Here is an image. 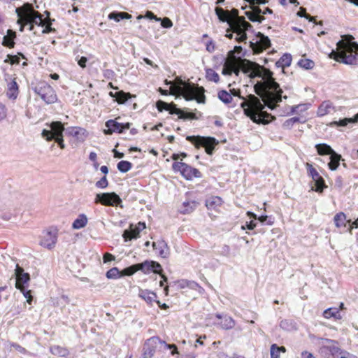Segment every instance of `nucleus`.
<instances>
[{"mask_svg": "<svg viewBox=\"0 0 358 358\" xmlns=\"http://www.w3.org/2000/svg\"><path fill=\"white\" fill-rule=\"evenodd\" d=\"M255 92L258 94L264 102L262 103L260 99L254 94H249L247 98L240 96L244 99L241 103V107L243 108L245 115L256 124H268L271 120L275 118L271 114L264 111L265 106H267L270 109L275 108L277 103L282 101V99H286L287 96H282V92H275L270 89L265 83L262 81L255 85Z\"/></svg>", "mask_w": 358, "mask_h": 358, "instance_id": "obj_1", "label": "nucleus"}, {"mask_svg": "<svg viewBox=\"0 0 358 358\" xmlns=\"http://www.w3.org/2000/svg\"><path fill=\"white\" fill-rule=\"evenodd\" d=\"M215 11L219 20L222 22H227L230 29L235 32L236 34L235 40L238 43L245 42L248 38L246 31L252 27L245 20L244 17L238 16V10L233 9L231 10L232 15L229 14L228 10H224L220 7H216Z\"/></svg>", "mask_w": 358, "mask_h": 358, "instance_id": "obj_2", "label": "nucleus"}, {"mask_svg": "<svg viewBox=\"0 0 358 358\" xmlns=\"http://www.w3.org/2000/svg\"><path fill=\"white\" fill-rule=\"evenodd\" d=\"M171 94L182 96L187 101L196 100L199 103H205L204 89L194 84L186 83L178 78V83L171 86Z\"/></svg>", "mask_w": 358, "mask_h": 358, "instance_id": "obj_3", "label": "nucleus"}, {"mask_svg": "<svg viewBox=\"0 0 358 358\" xmlns=\"http://www.w3.org/2000/svg\"><path fill=\"white\" fill-rule=\"evenodd\" d=\"M26 8L24 10L23 13H20V9L17 8L16 13L19 17L17 22L21 24L20 31H23L24 25H29V31L34 29V25L41 26L43 27L47 23V17H43V15L38 11L35 10L32 6L29 3L25 4Z\"/></svg>", "mask_w": 358, "mask_h": 358, "instance_id": "obj_4", "label": "nucleus"}, {"mask_svg": "<svg viewBox=\"0 0 358 358\" xmlns=\"http://www.w3.org/2000/svg\"><path fill=\"white\" fill-rule=\"evenodd\" d=\"M337 47L335 57L337 62L350 65L357 64L358 43L340 41L337 43Z\"/></svg>", "mask_w": 358, "mask_h": 358, "instance_id": "obj_5", "label": "nucleus"}, {"mask_svg": "<svg viewBox=\"0 0 358 358\" xmlns=\"http://www.w3.org/2000/svg\"><path fill=\"white\" fill-rule=\"evenodd\" d=\"M172 350L171 355L178 354V349L174 344H167L157 336H153L148 339L144 344L142 358H152L155 352Z\"/></svg>", "mask_w": 358, "mask_h": 358, "instance_id": "obj_6", "label": "nucleus"}, {"mask_svg": "<svg viewBox=\"0 0 358 358\" xmlns=\"http://www.w3.org/2000/svg\"><path fill=\"white\" fill-rule=\"evenodd\" d=\"M186 139L194 145L196 148L203 147L206 153L209 155L213 154L215 146L219 143L215 138L210 136H188Z\"/></svg>", "mask_w": 358, "mask_h": 358, "instance_id": "obj_7", "label": "nucleus"}, {"mask_svg": "<svg viewBox=\"0 0 358 358\" xmlns=\"http://www.w3.org/2000/svg\"><path fill=\"white\" fill-rule=\"evenodd\" d=\"M34 92L47 104L54 103L57 101V96L53 88L46 82H39L32 87Z\"/></svg>", "mask_w": 358, "mask_h": 358, "instance_id": "obj_8", "label": "nucleus"}, {"mask_svg": "<svg viewBox=\"0 0 358 358\" xmlns=\"http://www.w3.org/2000/svg\"><path fill=\"white\" fill-rule=\"evenodd\" d=\"M96 204H101L105 206H120L122 207V201L120 196L115 192H103L96 194L94 198Z\"/></svg>", "mask_w": 358, "mask_h": 358, "instance_id": "obj_9", "label": "nucleus"}, {"mask_svg": "<svg viewBox=\"0 0 358 358\" xmlns=\"http://www.w3.org/2000/svg\"><path fill=\"white\" fill-rule=\"evenodd\" d=\"M322 345L320 348V353L324 358H338L342 351L337 345V342L334 340L322 338Z\"/></svg>", "mask_w": 358, "mask_h": 358, "instance_id": "obj_10", "label": "nucleus"}, {"mask_svg": "<svg viewBox=\"0 0 358 358\" xmlns=\"http://www.w3.org/2000/svg\"><path fill=\"white\" fill-rule=\"evenodd\" d=\"M50 130L43 129L41 135L46 141H50L59 137H63L65 130L64 124L59 121L52 122L50 124Z\"/></svg>", "mask_w": 358, "mask_h": 358, "instance_id": "obj_11", "label": "nucleus"}, {"mask_svg": "<svg viewBox=\"0 0 358 358\" xmlns=\"http://www.w3.org/2000/svg\"><path fill=\"white\" fill-rule=\"evenodd\" d=\"M273 73L271 70L261 66L260 76L258 77L262 78L264 81L262 82L265 83L270 89H273L275 92L277 91L282 93V90L280 89L279 84L273 78Z\"/></svg>", "mask_w": 358, "mask_h": 358, "instance_id": "obj_12", "label": "nucleus"}, {"mask_svg": "<svg viewBox=\"0 0 358 358\" xmlns=\"http://www.w3.org/2000/svg\"><path fill=\"white\" fill-rule=\"evenodd\" d=\"M271 46V41L268 36L259 32L256 42H250V47L255 53H260Z\"/></svg>", "mask_w": 358, "mask_h": 358, "instance_id": "obj_13", "label": "nucleus"}, {"mask_svg": "<svg viewBox=\"0 0 358 358\" xmlns=\"http://www.w3.org/2000/svg\"><path fill=\"white\" fill-rule=\"evenodd\" d=\"M240 66L245 73H250V77L251 78L260 76L261 66L256 62L244 59L241 61Z\"/></svg>", "mask_w": 358, "mask_h": 358, "instance_id": "obj_14", "label": "nucleus"}, {"mask_svg": "<svg viewBox=\"0 0 358 358\" xmlns=\"http://www.w3.org/2000/svg\"><path fill=\"white\" fill-rule=\"evenodd\" d=\"M107 129L103 132L106 135H110L113 132L122 133L124 130L129 129L130 123L121 124L114 120H109L105 123Z\"/></svg>", "mask_w": 358, "mask_h": 358, "instance_id": "obj_15", "label": "nucleus"}, {"mask_svg": "<svg viewBox=\"0 0 358 358\" xmlns=\"http://www.w3.org/2000/svg\"><path fill=\"white\" fill-rule=\"evenodd\" d=\"M138 271H142L145 274H148L151 272L159 273L162 271L161 265L154 261L146 260L142 263L136 264Z\"/></svg>", "mask_w": 358, "mask_h": 358, "instance_id": "obj_16", "label": "nucleus"}, {"mask_svg": "<svg viewBox=\"0 0 358 358\" xmlns=\"http://www.w3.org/2000/svg\"><path fill=\"white\" fill-rule=\"evenodd\" d=\"M145 223L142 222H139L135 227H133V225L131 224L130 229L124 230L122 234L124 241L127 242L132 239L138 238L139 237L140 232L145 229Z\"/></svg>", "mask_w": 358, "mask_h": 358, "instance_id": "obj_17", "label": "nucleus"}, {"mask_svg": "<svg viewBox=\"0 0 358 358\" xmlns=\"http://www.w3.org/2000/svg\"><path fill=\"white\" fill-rule=\"evenodd\" d=\"M15 275L16 277L15 287L21 289L24 287V285L27 284L30 280V275L28 273H25L24 269L18 264H16L15 269Z\"/></svg>", "mask_w": 358, "mask_h": 358, "instance_id": "obj_18", "label": "nucleus"}, {"mask_svg": "<svg viewBox=\"0 0 358 358\" xmlns=\"http://www.w3.org/2000/svg\"><path fill=\"white\" fill-rule=\"evenodd\" d=\"M5 80L7 81L8 84V90H7V96L10 99H16L18 94V85L16 82V78H13L12 75L6 74Z\"/></svg>", "mask_w": 358, "mask_h": 358, "instance_id": "obj_19", "label": "nucleus"}, {"mask_svg": "<svg viewBox=\"0 0 358 358\" xmlns=\"http://www.w3.org/2000/svg\"><path fill=\"white\" fill-rule=\"evenodd\" d=\"M57 242V236L55 232L46 231L43 234L40 245L44 248L51 249L55 247Z\"/></svg>", "mask_w": 358, "mask_h": 358, "instance_id": "obj_20", "label": "nucleus"}, {"mask_svg": "<svg viewBox=\"0 0 358 358\" xmlns=\"http://www.w3.org/2000/svg\"><path fill=\"white\" fill-rule=\"evenodd\" d=\"M66 134L75 137L80 142H83L86 138V130L78 127L67 128L66 129Z\"/></svg>", "mask_w": 358, "mask_h": 358, "instance_id": "obj_21", "label": "nucleus"}, {"mask_svg": "<svg viewBox=\"0 0 358 358\" xmlns=\"http://www.w3.org/2000/svg\"><path fill=\"white\" fill-rule=\"evenodd\" d=\"M154 250L159 252L161 257L165 258L169 254V248L166 243L164 240H160L152 243Z\"/></svg>", "mask_w": 358, "mask_h": 358, "instance_id": "obj_22", "label": "nucleus"}, {"mask_svg": "<svg viewBox=\"0 0 358 358\" xmlns=\"http://www.w3.org/2000/svg\"><path fill=\"white\" fill-rule=\"evenodd\" d=\"M187 180H192L193 178H201V172L186 164L182 174Z\"/></svg>", "mask_w": 358, "mask_h": 358, "instance_id": "obj_23", "label": "nucleus"}, {"mask_svg": "<svg viewBox=\"0 0 358 358\" xmlns=\"http://www.w3.org/2000/svg\"><path fill=\"white\" fill-rule=\"evenodd\" d=\"M216 317L222 320L220 324L223 329H231L235 326V321L230 316L224 315L222 317L220 314H216Z\"/></svg>", "mask_w": 358, "mask_h": 358, "instance_id": "obj_24", "label": "nucleus"}, {"mask_svg": "<svg viewBox=\"0 0 358 358\" xmlns=\"http://www.w3.org/2000/svg\"><path fill=\"white\" fill-rule=\"evenodd\" d=\"M109 95L111 97L115 98L117 102L120 104L124 103L131 97V95L129 92H124V91H117L115 92H110Z\"/></svg>", "mask_w": 358, "mask_h": 358, "instance_id": "obj_25", "label": "nucleus"}, {"mask_svg": "<svg viewBox=\"0 0 358 358\" xmlns=\"http://www.w3.org/2000/svg\"><path fill=\"white\" fill-rule=\"evenodd\" d=\"M334 221L337 228H347L348 224L350 222V220H347L345 214L342 212L335 215Z\"/></svg>", "mask_w": 358, "mask_h": 358, "instance_id": "obj_26", "label": "nucleus"}, {"mask_svg": "<svg viewBox=\"0 0 358 358\" xmlns=\"http://www.w3.org/2000/svg\"><path fill=\"white\" fill-rule=\"evenodd\" d=\"M334 110V106L329 101H325L321 103L317 109V115L324 116Z\"/></svg>", "mask_w": 358, "mask_h": 358, "instance_id": "obj_27", "label": "nucleus"}, {"mask_svg": "<svg viewBox=\"0 0 358 358\" xmlns=\"http://www.w3.org/2000/svg\"><path fill=\"white\" fill-rule=\"evenodd\" d=\"M357 122H358V113L356 114L352 118H344V119L340 120L338 121H334V122H331L330 125L331 127H333V126L345 127L350 123L354 124Z\"/></svg>", "mask_w": 358, "mask_h": 358, "instance_id": "obj_28", "label": "nucleus"}, {"mask_svg": "<svg viewBox=\"0 0 358 358\" xmlns=\"http://www.w3.org/2000/svg\"><path fill=\"white\" fill-rule=\"evenodd\" d=\"M292 63V55L288 53L284 54L276 62L275 66L278 68H284L289 66Z\"/></svg>", "mask_w": 358, "mask_h": 358, "instance_id": "obj_29", "label": "nucleus"}, {"mask_svg": "<svg viewBox=\"0 0 358 358\" xmlns=\"http://www.w3.org/2000/svg\"><path fill=\"white\" fill-rule=\"evenodd\" d=\"M245 1L250 3L252 11L254 13H257V15H262V12H263L257 5L266 4V3L268 2V0H245Z\"/></svg>", "mask_w": 358, "mask_h": 358, "instance_id": "obj_30", "label": "nucleus"}, {"mask_svg": "<svg viewBox=\"0 0 358 358\" xmlns=\"http://www.w3.org/2000/svg\"><path fill=\"white\" fill-rule=\"evenodd\" d=\"M341 159V155L334 152L330 155V162L328 164L329 168L331 171H335L337 169L338 166L340 165V161Z\"/></svg>", "mask_w": 358, "mask_h": 358, "instance_id": "obj_31", "label": "nucleus"}, {"mask_svg": "<svg viewBox=\"0 0 358 358\" xmlns=\"http://www.w3.org/2000/svg\"><path fill=\"white\" fill-rule=\"evenodd\" d=\"M139 296L149 304H152V302H156L157 298L155 293L148 290H141L139 293Z\"/></svg>", "mask_w": 358, "mask_h": 358, "instance_id": "obj_32", "label": "nucleus"}, {"mask_svg": "<svg viewBox=\"0 0 358 358\" xmlns=\"http://www.w3.org/2000/svg\"><path fill=\"white\" fill-rule=\"evenodd\" d=\"M324 317L329 319L334 317L336 320H341L342 316L338 308H329L323 312Z\"/></svg>", "mask_w": 358, "mask_h": 358, "instance_id": "obj_33", "label": "nucleus"}, {"mask_svg": "<svg viewBox=\"0 0 358 358\" xmlns=\"http://www.w3.org/2000/svg\"><path fill=\"white\" fill-rule=\"evenodd\" d=\"M315 148L320 155H331L334 152H335L331 146L325 143L317 144L315 145Z\"/></svg>", "mask_w": 358, "mask_h": 358, "instance_id": "obj_34", "label": "nucleus"}, {"mask_svg": "<svg viewBox=\"0 0 358 358\" xmlns=\"http://www.w3.org/2000/svg\"><path fill=\"white\" fill-rule=\"evenodd\" d=\"M87 223V218L85 215L81 214L74 220L72 227L75 229H80L85 227Z\"/></svg>", "mask_w": 358, "mask_h": 358, "instance_id": "obj_35", "label": "nucleus"}, {"mask_svg": "<svg viewBox=\"0 0 358 358\" xmlns=\"http://www.w3.org/2000/svg\"><path fill=\"white\" fill-rule=\"evenodd\" d=\"M108 18L110 20H114L116 22H120L123 19H130L131 18V15L127 13L124 12H112L108 15Z\"/></svg>", "mask_w": 358, "mask_h": 358, "instance_id": "obj_36", "label": "nucleus"}, {"mask_svg": "<svg viewBox=\"0 0 358 358\" xmlns=\"http://www.w3.org/2000/svg\"><path fill=\"white\" fill-rule=\"evenodd\" d=\"M198 203L194 201H185L182 203V209L181 213L183 214L189 213L192 212L197 206Z\"/></svg>", "mask_w": 358, "mask_h": 358, "instance_id": "obj_37", "label": "nucleus"}, {"mask_svg": "<svg viewBox=\"0 0 358 358\" xmlns=\"http://www.w3.org/2000/svg\"><path fill=\"white\" fill-rule=\"evenodd\" d=\"M50 352L52 354L62 357H66L69 355V350L66 348L59 345H54L51 347Z\"/></svg>", "mask_w": 358, "mask_h": 358, "instance_id": "obj_38", "label": "nucleus"}, {"mask_svg": "<svg viewBox=\"0 0 358 358\" xmlns=\"http://www.w3.org/2000/svg\"><path fill=\"white\" fill-rule=\"evenodd\" d=\"M117 169L122 173H127L132 168V164L128 161H120L117 165Z\"/></svg>", "mask_w": 358, "mask_h": 358, "instance_id": "obj_39", "label": "nucleus"}, {"mask_svg": "<svg viewBox=\"0 0 358 358\" xmlns=\"http://www.w3.org/2000/svg\"><path fill=\"white\" fill-rule=\"evenodd\" d=\"M218 98L224 103H229L232 101V96L231 94H229L226 90H220L218 92Z\"/></svg>", "mask_w": 358, "mask_h": 358, "instance_id": "obj_40", "label": "nucleus"}, {"mask_svg": "<svg viewBox=\"0 0 358 358\" xmlns=\"http://www.w3.org/2000/svg\"><path fill=\"white\" fill-rule=\"evenodd\" d=\"M106 275L108 279H117L122 277V273L117 267H113L106 272Z\"/></svg>", "mask_w": 358, "mask_h": 358, "instance_id": "obj_41", "label": "nucleus"}, {"mask_svg": "<svg viewBox=\"0 0 358 358\" xmlns=\"http://www.w3.org/2000/svg\"><path fill=\"white\" fill-rule=\"evenodd\" d=\"M245 15L252 22H257L261 23L265 20V17L262 15H257V13H254L252 11L245 12Z\"/></svg>", "mask_w": 358, "mask_h": 358, "instance_id": "obj_42", "label": "nucleus"}, {"mask_svg": "<svg viewBox=\"0 0 358 358\" xmlns=\"http://www.w3.org/2000/svg\"><path fill=\"white\" fill-rule=\"evenodd\" d=\"M179 118L183 120H196L198 117L192 112L187 111V109H181V113L179 114Z\"/></svg>", "mask_w": 358, "mask_h": 358, "instance_id": "obj_43", "label": "nucleus"}, {"mask_svg": "<svg viewBox=\"0 0 358 358\" xmlns=\"http://www.w3.org/2000/svg\"><path fill=\"white\" fill-rule=\"evenodd\" d=\"M298 65L304 69H311L314 66V62L313 61L309 59H301L298 62Z\"/></svg>", "mask_w": 358, "mask_h": 358, "instance_id": "obj_44", "label": "nucleus"}, {"mask_svg": "<svg viewBox=\"0 0 358 358\" xmlns=\"http://www.w3.org/2000/svg\"><path fill=\"white\" fill-rule=\"evenodd\" d=\"M206 78L210 81L217 83L220 80V76L214 70L209 69L206 70Z\"/></svg>", "mask_w": 358, "mask_h": 358, "instance_id": "obj_45", "label": "nucleus"}, {"mask_svg": "<svg viewBox=\"0 0 358 358\" xmlns=\"http://www.w3.org/2000/svg\"><path fill=\"white\" fill-rule=\"evenodd\" d=\"M308 174L312 178L313 180L318 179L320 174L315 168L310 163L306 164Z\"/></svg>", "mask_w": 358, "mask_h": 358, "instance_id": "obj_46", "label": "nucleus"}, {"mask_svg": "<svg viewBox=\"0 0 358 358\" xmlns=\"http://www.w3.org/2000/svg\"><path fill=\"white\" fill-rule=\"evenodd\" d=\"M313 181L315 182L316 192H322L324 188L326 187L324 180L321 176H319L318 179L313 180Z\"/></svg>", "mask_w": 358, "mask_h": 358, "instance_id": "obj_47", "label": "nucleus"}, {"mask_svg": "<svg viewBox=\"0 0 358 358\" xmlns=\"http://www.w3.org/2000/svg\"><path fill=\"white\" fill-rule=\"evenodd\" d=\"M137 271H138L137 265L136 264H133L129 267L125 268L124 269H123L121 271V273H122V276H124V275L130 276V275H132L133 274H134Z\"/></svg>", "mask_w": 358, "mask_h": 358, "instance_id": "obj_48", "label": "nucleus"}, {"mask_svg": "<svg viewBox=\"0 0 358 358\" xmlns=\"http://www.w3.org/2000/svg\"><path fill=\"white\" fill-rule=\"evenodd\" d=\"M221 204V199L218 196L213 197L206 201V206L208 208H215Z\"/></svg>", "mask_w": 358, "mask_h": 358, "instance_id": "obj_49", "label": "nucleus"}, {"mask_svg": "<svg viewBox=\"0 0 358 358\" xmlns=\"http://www.w3.org/2000/svg\"><path fill=\"white\" fill-rule=\"evenodd\" d=\"M300 121L299 117H293L292 118H289L287 120L282 124V127L284 129H290L292 126Z\"/></svg>", "mask_w": 358, "mask_h": 358, "instance_id": "obj_50", "label": "nucleus"}, {"mask_svg": "<svg viewBox=\"0 0 358 358\" xmlns=\"http://www.w3.org/2000/svg\"><path fill=\"white\" fill-rule=\"evenodd\" d=\"M45 13H47V23L44 26L45 28L42 30V33L49 34L50 32L55 31V29L51 27V19L49 17L50 13L48 11H45Z\"/></svg>", "mask_w": 358, "mask_h": 358, "instance_id": "obj_51", "label": "nucleus"}, {"mask_svg": "<svg viewBox=\"0 0 358 358\" xmlns=\"http://www.w3.org/2000/svg\"><path fill=\"white\" fill-rule=\"evenodd\" d=\"M10 32H11L10 30H8V35L5 36L3 37V42H2V44L4 46H6L8 48H12L14 45V42H13V39L10 38Z\"/></svg>", "mask_w": 358, "mask_h": 358, "instance_id": "obj_52", "label": "nucleus"}, {"mask_svg": "<svg viewBox=\"0 0 358 358\" xmlns=\"http://www.w3.org/2000/svg\"><path fill=\"white\" fill-rule=\"evenodd\" d=\"M280 327L285 330L290 331L294 328V324L290 320H283L280 322Z\"/></svg>", "mask_w": 358, "mask_h": 358, "instance_id": "obj_53", "label": "nucleus"}, {"mask_svg": "<svg viewBox=\"0 0 358 358\" xmlns=\"http://www.w3.org/2000/svg\"><path fill=\"white\" fill-rule=\"evenodd\" d=\"M170 104L171 103L159 100L156 103V106L157 110L160 112L163 110L167 111L168 110H169Z\"/></svg>", "mask_w": 358, "mask_h": 358, "instance_id": "obj_54", "label": "nucleus"}, {"mask_svg": "<svg viewBox=\"0 0 358 358\" xmlns=\"http://www.w3.org/2000/svg\"><path fill=\"white\" fill-rule=\"evenodd\" d=\"M108 185V181L106 176L102 177L99 180L95 183V186L97 188L105 189Z\"/></svg>", "mask_w": 358, "mask_h": 358, "instance_id": "obj_55", "label": "nucleus"}, {"mask_svg": "<svg viewBox=\"0 0 358 358\" xmlns=\"http://www.w3.org/2000/svg\"><path fill=\"white\" fill-rule=\"evenodd\" d=\"M280 348L276 344H273L271 347V358H279Z\"/></svg>", "mask_w": 358, "mask_h": 358, "instance_id": "obj_56", "label": "nucleus"}, {"mask_svg": "<svg viewBox=\"0 0 358 358\" xmlns=\"http://www.w3.org/2000/svg\"><path fill=\"white\" fill-rule=\"evenodd\" d=\"M18 289L23 294L24 296L27 299V302L31 304L32 301L31 290H27L25 287H22L21 289Z\"/></svg>", "mask_w": 358, "mask_h": 358, "instance_id": "obj_57", "label": "nucleus"}, {"mask_svg": "<svg viewBox=\"0 0 358 358\" xmlns=\"http://www.w3.org/2000/svg\"><path fill=\"white\" fill-rule=\"evenodd\" d=\"M297 15L301 17H306V19L309 20V21L312 22L313 21V17H311L309 14L306 13V8L301 7L299 10L297 12Z\"/></svg>", "mask_w": 358, "mask_h": 358, "instance_id": "obj_58", "label": "nucleus"}, {"mask_svg": "<svg viewBox=\"0 0 358 358\" xmlns=\"http://www.w3.org/2000/svg\"><path fill=\"white\" fill-rule=\"evenodd\" d=\"M247 215L250 217V218H253L255 220L258 219V220L262 223L266 222L268 218V217L266 215H262V216L257 217L256 214H255L254 213H252L250 211H248Z\"/></svg>", "mask_w": 358, "mask_h": 358, "instance_id": "obj_59", "label": "nucleus"}, {"mask_svg": "<svg viewBox=\"0 0 358 358\" xmlns=\"http://www.w3.org/2000/svg\"><path fill=\"white\" fill-rule=\"evenodd\" d=\"M185 165L186 164L183 162H174L172 166L173 170L180 171L182 174Z\"/></svg>", "mask_w": 358, "mask_h": 358, "instance_id": "obj_60", "label": "nucleus"}, {"mask_svg": "<svg viewBox=\"0 0 358 358\" xmlns=\"http://www.w3.org/2000/svg\"><path fill=\"white\" fill-rule=\"evenodd\" d=\"M222 73L225 76H231L232 74V64L225 63Z\"/></svg>", "mask_w": 358, "mask_h": 358, "instance_id": "obj_61", "label": "nucleus"}, {"mask_svg": "<svg viewBox=\"0 0 358 358\" xmlns=\"http://www.w3.org/2000/svg\"><path fill=\"white\" fill-rule=\"evenodd\" d=\"M167 111L169 112L170 114H176L179 116V114L181 113V109L177 108L176 105L173 103H171L169 110Z\"/></svg>", "mask_w": 358, "mask_h": 358, "instance_id": "obj_62", "label": "nucleus"}, {"mask_svg": "<svg viewBox=\"0 0 358 358\" xmlns=\"http://www.w3.org/2000/svg\"><path fill=\"white\" fill-rule=\"evenodd\" d=\"M256 225H257V223H256L255 221L251 220V221H250V222H246L245 225H243V226L241 227V229H242L243 230H245V229H249V230H252V229H255V227H256Z\"/></svg>", "mask_w": 358, "mask_h": 358, "instance_id": "obj_63", "label": "nucleus"}, {"mask_svg": "<svg viewBox=\"0 0 358 358\" xmlns=\"http://www.w3.org/2000/svg\"><path fill=\"white\" fill-rule=\"evenodd\" d=\"M338 358H358V357H357L355 355L350 354V352H348L347 351L342 350V351L341 352V353L338 356Z\"/></svg>", "mask_w": 358, "mask_h": 358, "instance_id": "obj_64", "label": "nucleus"}]
</instances>
